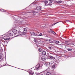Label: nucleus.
Segmentation results:
<instances>
[{
	"instance_id": "f257e3e1",
	"label": "nucleus",
	"mask_w": 75,
	"mask_h": 75,
	"mask_svg": "<svg viewBox=\"0 0 75 75\" xmlns=\"http://www.w3.org/2000/svg\"><path fill=\"white\" fill-rule=\"evenodd\" d=\"M10 36H13V33H8L7 35L6 36H4V37L3 38V39H4V40H9L10 39Z\"/></svg>"
},
{
	"instance_id": "f03ea898",
	"label": "nucleus",
	"mask_w": 75,
	"mask_h": 75,
	"mask_svg": "<svg viewBox=\"0 0 75 75\" xmlns=\"http://www.w3.org/2000/svg\"><path fill=\"white\" fill-rule=\"evenodd\" d=\"M42 66L40 67V64H38L35 67V69H34V70H39L40 69H42Z\"/></svg>"
},
{
	"instance_id": "7ed1b4c3",
	"label": "nucleus",
	"mask_w": 75,
	"mask_h": 75,
	"mask_svg": "<svg viewBox=\"0 0 75 75\" xmlns=\"http://www.w3.org/2000/svg\"><path fill=\"white\" fill-rule=\"evenodd\" d=\"M18 33H19L18 34V36H19V37H20L21 36V34H22V35H25V32H21L20 30H19L18 32ZM18 36V35H17Z\"/></svg>"
},
{
	"instance_id": "20e7f679",
	"label": "nucleus",
	"mask_w": 75,
	"mask_h": 75,
	"mask_svg": "<svg viewBox=\"0 0 75 75\" xmlns=\"http://www.w3.org/2000/svg\"><path fill=\"white\" fill-rule=\"evenodd\" d=\"M49 1L50 2L49 3L48 5L49 6H51L54 4L55 3V1L54 0H49Z\"/></svg>"
},
{
	"instance_id": "39448f33",
	"label": "nucleus",
	"mask_w": 75,
	"mask_h": 75,
	"mask_svg": "<svg viewBox=\"0 0 75 75\" xmlns=\"http://www.w3.org/2000/svg\"><path fill=\"white\" fill-rule=\"evenodd\" d=\"M30 34L31 35H35V36H36V35H37L38 34V33H34V32L32 31L30 32Z\"/></svg>"
},
{
	"instance_id": "423d86ee",
	"label": "nucleus",
	"mask_w": 75,
	"mask_h": 75,
	"mask_svg": "<svg viewBox=\"0 0 75 75\" xmlns=\"http://www.w3.org/2000/svg\"><path fill=\"white\" fill-rule=\"evenodd\" d=\"M5 41H3V42H4V45H6L7 44V43L8 42V40H4Z\"/></svg>"
},
{
	"instance_id": "0eeeda50",
	"label": "nucleus",
	"mask_w": 75,
	"mask_h": 75,
	"mask_svg": "<svg viewBox=\"0 0 75 75\" xmlns=\"http://www.w3.org/2000/svg\"><path fill=\"white\" fill-rule=\"evenodd\" d=\"M12 32L15 35L17 34V30H16L13 29L12 30Z\"/></svg>"
},
{
	"instance_id": "6e6552de",
	"label": "nucleus",
	"mask_w": 75,
	"mask_h": 75,
	"mask_svg": "<svg viewBox=\"0 0 75 75\" xmlns=\"http://www.w3.org/2000/svg\"><path fill=\"white\" fill-rule=\"evenodd\" d=\"M50 31H48V33H52L53 34H54V35H55V34H56V33L53 31L51 29L50 30Z\"/></svg>"
},
{
	"instance_id": "1a4fd4ad",
	"label": "nucleus",
	"mask_w": 75,
	"mask_h": 75,
	"mask_svg": "<svg viewBox=\"0 0 75 75\" xmlns=\"http://www.w3.org/2000/svg\"><path fill=\"white\" fill-rule=\"evenodd\" d=\"M50 58L51 59H53V60L55 59V57L52 56H49Z\"/></svg>"
},
{
	"instance_id": "9d476101",
	"label": "nucleus",
	"mask_w": 75,
	"mask_h": 75,
	"mask_svg": "<svg viewBox=\"0 0 75 75\" xmlns=\"http://www.w3.org/2000/svg\"><path fill=\"white\" fill-rule=\"evenodd\" d=\"M36 33H38V37H40V36H42V33H40L39 32H38ZM39 34V35H38Z\"/></svg>"
},
{
	"instance_id": "9b49d317",
	"label": "nucleus",
	"mask_w": 75,
	"mask_h": 75,
	"mask_svg": "<svg viewBox=\"0 0 75 75\" xmlns=\"http://www.w3.org/2000/svg\"><path fill=\"white\" fill-rule=\"evenodd\" d=\"M46 58L45 57H43L41 58V60L42 61H45V60H46V59H45L46 58Z\"/></svg>"
},
{
	"instance_id": "f8f14e48",
	"label": "nucleus",
	"mask_w": 75,
	"mask_h": 75,
	"mask_svg": "<svg viewBox=\"0 0 75 75\" xmlns=\"http://www.w3.org/2000/svg\"><path fill=\"white\" fill-rule=\"evenodd\" d=\"M29 74L30 75H33V74H34V72H33L32 71H30Z\"/></svg>"
},
{
	"instance_id": "ddd939ff",
	"label": "nucleus",
	"mask_w": 75,
	"mask_h": 75,
	"mask_svg": "<svg viewBox=\"0 0 75 75\" xmlns=\"http://www.w3.org/2000/svg\"><path fill=\"white\" fill-rule=\"evenodd\" d=\"M37 9L38 10H41V8L40 6H38L37 7Z\"/></svg>"
},
{
	"instance_id": "4468645a",
	"label": "nucleus",
	"mask_w": 75,
	"mask_h": 75,
	"mask_svg": "<svg viewBox=\"0 0 75 75\" xmlns=\"http://www.w3.org/2000/svg\"><path fill=\"white\" fill-rule=\"evenodd\" d=\"M42 55H46V53L45 51H43L42 52Z\"/></svg>"
},
{
	"instance_id": "2eb2a0df",
	"label": "nucleus",
	"mask_w": 75,
	"mask_h": 75,
	"mask_svg": "<svg viewBox=\"0 0 75 75\" xmlns=\"http://www.w3.org/2000/svg\"><path fill=\"white\" fill-rule=\"evenodd\" d=\"M67 50L68 51H72V49L70 48H68L67 49Z\"/></svg>"
},
{
	"instance_id": "dca6fc26",
	"label": "nucleus",
	"mask_w": 75,
	"mask_h": 75,
	"mask_svg": "<svg viewBox=\"0 0 75 75\" xmlns=\"http://www.w3.org/2000/svg\"><path fill=\"white\" fill-rule=\"evenodd\" d=\"M32 13H33V16H35V15L36 13H37V12H35V11H33Z\"/></svg>"
},
{
	"instance_id": "f3484780",
	"label": "nucleus",
	"mask_w": 75,
	"mask_h": 75,
	"mask_svg": "<svg viewBox=\"0 0 75 75\" xmlns=\"http://www.w3.org/2000/svg\"><path fill=\"white\" fill-rule=\"evenodd\" d=\"M57 3H62V1H57Z\"/></svg>"
},
{
	"instance_id": "a211bd4d",
	"label": "nucleus",
	"mask_w": 75,
	"mask_h": 75,
	"mask_svg": "<svg viewBox=\"0 0 75 75\" xmlns=\"http://www.w3.org/2000/svg\"><path fill=\"white\" fill-rule=\"evenodd\" d=\"M57 67V66H56L55 65H53L52 66V68H54V69H55V68H56Z\"/></svg>"
},
{
	"instance_id": "6ab92c4d",
	"label": "nucleus",
	"mask_w": 75,
	"mask_h": 75,
	"mask_svg": "<svg viewBox=\"0 0 75 75\" xmlns=\"http://www.w3.org/2000/svg\"><path fill=\"white\" fill-rule=\"evenodd\" d=\"M46 75H51V73L48 72L47 73V74H46Z\"/></svg>"
},
{
	"instance_id": "aec40b11",
	"label": "nucleus",
	"mask_w": 75,
	"mask_h": 75,
	"mask_svg": "<svg viewBox=\"0 0 75 75\" xmlns=\"http://www.w3.org/2000/svg\"><path fill=\"white\" fill-rule=\"evenodd\" d=\"M34 41L35 42H37V40H36L35 38H34Z\"/></svg>"
},
{
	"instance_id": "412c9836",
	"label": "nucleus",
	"mask_w": 75,
	"mask_h": 75,
	"mask_svg": "<svg viewBox=\"0 0 75 75\" xmlns=\"http://www.w3.org/2000/svg\"><path fill=\"white\" fill-rule=\"evenodd\" d=\"M0 11H2V12H5V10H4L3 9H0Z\"/></svg>"
},
{
	"instance_id": "4be33fe9",
	"label": "nucleus",
	"mask_w": 75,
	"mask_h": 75,
	"mask_svg": "<svg viewBox=\"0 0 75 75\" xmlns=\"http://www.w3.org/2000/svg\"><path fill=\"white\" fill-rule=\"evenodd\" d=\"M55 43L56 44H59V41H57L55 42Z\"/></svg>"
},
{
	"instance_id": "5701e85b",
	"label": "nucleus",
	"mask_w": 75,
	"mask_h": 75,
	"mask_svg": "<svg viewBox=\"0 0 75 75\" xmlns=\"http://www.w3.org/2000/svg\"><path fill=\"white\" fill-rule=\"evenodd\" d=\"M39 52H41L42 51V50L41 49H39Z\"/></svg>"
},
{
	"instance_id": "b1692460",
	"label": "nucleus",
	"mask_w": 75,
	"mask_h": 75,
	"mask_svg": "<svg viewBox=\"0 0 75 75\" xmlns=\"http://www.w3.org/2000/svg\"><path fill=\"white\" fill-rule=\"evenodd\" d=\"M3 60V57H0V61Z\"/></svg>"
},
{
	"instance_id": "393cba45",
	"label": "nucleus",
	"mask_w": 75,
	"mask_h": 75,
	"mask_svg": "<svg viewBox=\"0 0 75 75\" xmlns=\"http://www.w3.org/2000/svg\"><path fill=\"white\" fill-rule=\"evenodd\" d=\"M49 50H52V47H49Z\"/></svg>"
},
{
	"instance_id": "a878e982",
	"label": "nucleus",
	"mask_w": 75,
	"mask_h": 75,
	"mask_svg": "<svg viewBox=\"0 0 75 75\" xmlns=\"http://www.w3.org/2000/svg\"><path fill=\"white\" fill-rule=\"evenodd\" d=\"M45 4H47L48 3V1H45Z\"/></svg>"
},
{
	"instance_id": "bb28decb",
	"label": "nucleus",
	"mask_w": 75,
	"mask_h": 75,
	"mask_svg": "<svg viewBox=\"0 0 75 75\" xmlns=\"http://www.w3.org/2000/svg\"><path fill=\"white\" fill-rule=\"evenodd\" d=\"M24 31H27V29L26 28H24Z\"/></svg>"
},
{
	"instance_id": "cd10ccee",
	"label": "nucleus",
	"mask_w": 75,
	"mask_h": 75,
	"mask_svg": "<svg viewBox=\"0 0 75 75\" xmlns=\"http://www.w3.org/2000/svg\"><path fill=\"white\" fill-rule=\"evenodd\" d=\"M52 74L53 75H56L55 73H54V72H53V73H52Z\"/></svg>"
},
{
	"instance_id": "c85d7f7f",
	"label": "nucleus",
	"mask_w": 75,
	"mask_h": 75,
	"mask_svg": "<svg viewBox=\"0 0 75 75\" xmlns=\"http://www.w3.org/2000/svg\"><path fill=\"white\" fill-rule=\"evenodd\" d=\"M71 44H72V45H74V42H72L71 43Z\"/></svg>"
},
{
	"instance_id": "c756f323",
	"label": "nucleus",
	"mask_w": 75,
	"mask_h": 75,
	"mask_svg": "<svg viewBox=\"0 0 75 75\" xmlns=\"http://www.w3.org/2000/svg\"><path fill=\"white\" fill-rule=\"evenodd\" d=\"M59 23V22H57L55 23H54V25H55V24H57V23Z\"/></svg>"
},
{
	"instance_id": "7c9ffc66",
	"label": "nucleus",
	"mask_w": 75,
	"mask_h": 75,
	"mask_svg": "<svg viewBox=\"0 0 75 75\" xmlns=\"http://www.w3.org/2000/svg\"><path fill=\"white\" fill-rule=\"evenodd\" d=\"M59 23V22H57L55 23H54V25H55V24H57V23Z\"/></svg>"
},
{
	"instance_id": "2f4dec72",
	"label": "nucleus",
	"mask_w": 75,
	"mask_h": 75,
	"mask_svg": "<svg viewBox=\"0 0 75 75\" xmlns=\"http://www.w3.org/2000/svg\"><path fill=\"white\" fill-rule=\"evenodd\" d=\"M48 5V4H45V6H47Z\"/></svg>"
},
{
	"instance_id": "473e14b6",
	"label": "nucleus",
	"mask_w": 75,
	"mask_h": 75,
	"mask_svg": "<svg viewBox=\"0 0 75 75\" xmlns=\"http://www.w3.org/2000/svg\"><path fill=\"white\" fill-rule=\"evenodd\" d=\"M47 70H48V71H50V68H48L47 69Z\"/></svg>"
},
{
	"instance_id": "72a5a7b5",
	"label": "nucleus",
	"mask_w": 75,
	"mask_h": 75,
	"mask_svg": "<svg viewBox=\"0 0 75 75\" xmlns=\"http://www.w3.org/2000/svg\"><path fill=\"white\" fill-rule=\"evenodd\" d=\"M37 75H43V74H38Z\"/></svg>"
},
{
	"instance_id": "f704fd0d",
	"label": "nucleus",
	"mask_w": 75,
	"mask_h": 75,
	"mask_svg": "<svg viewBox=\"0 0 75 75\" xmlns=\"http://www.w3.org/2000/svg\"><path fill=\"white\" fill-rule=\"evenodd\" d=\"M49 65H52V64L51 63H50Z\"/></svg>"
},
{
	"instance_id": "c9c22d12",
	"label": "nucleus",
	"mask_w": 75,
	"mask_h": 75,
	"mask_svg": "<svg viewBox=\"0 0 75 75\" xmlns=\"http://www.w3.org/2000/svg\"><path fill=\"white\" fill-rule=\"evenodd\" d=\"M70 20H67L66 21L67 22H68L69 21H70Z\"/></svg>"
},
{
	"instance_id": "e433bc0d",
	"label": "nucleus",
	"mask_w": 75,
	"mask_h": 75,
	"mask_svg": "<svg viewBox=\"0 0 75 75\" xmlns=\"http://www.w3.org/2000/svg\"><path fill=\"white\" fill-rule=\"evenodd\" d=\"M67 42H65L66 44V43H67Z\"/></svg>"
},
{
	"instance_id": "4c0bfd02",
	"label": "nucleus",
	"mask_w": 75,
	"mask_h": 75,
	"mask_svg": "<svg viewBox=\"0 0 75 75\" xmlns=\"http://www.w3.org/2000/svg\"><path fill=\"white\" fill-rule=\"evenodd\" d=\"M37 45V47H38V45Z\"/></svg>"
},
{
	"instance_id": "58836bf2",
	"label": "nucleus",
	"mask_w": 75,
	"mask_h": 75,
	"mask_svg": "<svg viewBox=\"0 0 75 75\" xmlns=\"http://www.w3.org/2000/svg\"><path fill=\"white\" fill-rule=\"evenodd\" d=\"M2 55V54L1 53V55Z\"/></svg>"
},
{
	"instance_id": "ea45409f",
	"label": "nucleus",
	"mask_w": 75,
	"mask_h": 75,
	"mask_svg": "<svg viewBox=\"0 0 75 75\" xmlns=\"http://www.w3.org/2000/svg\"><path fill=\"white\" fill-rule=\"evenodd\" d=\"M59 45H61V44H59Z\"/></svg>"
},
{
	"instance_id": "a19ab883",
	"label": "nucleus",
	"mask_w": 75,
	"mask_h": 75,
	"mask_svg": "<svg viewBox=\"0 0 75 75\" xmlns=\"http://www.w3.org/2000/svg\"><path fill=\"white\" fill-rule=\"evenodd\" d=\"M49 41H50V40H49Z\"/></svg>"
},
{
	"instance_id": "79ce46f5",
	"label": "nucleus",
	"mask_w": 75,
	"mask_h": 75,
	"mask_svg": "<svg viewBox=\"0 0 75 75\" xmlns=\"http://www.w3.org/2000/svg\"><path fill=\"white\" fill-rule=\"evenodd\" d=\"M68 44H67V45H68Z\"/></svg>"
},
{
	"instance_id": "37998d69",
	"label": "nucleus",
	"mask_w": 75,
	"mask_h": 75,
	"mask_svg": "<svg viewBox=\"0 0 75 75\" xmlns=\"http://www.w3.org/2000/svg\"><path fill=\"white\" fill-rule=\"evenodd\" d=\"M10 66H11V67H12L11 66H10Z\"/></svg>"
}]
</instances>
